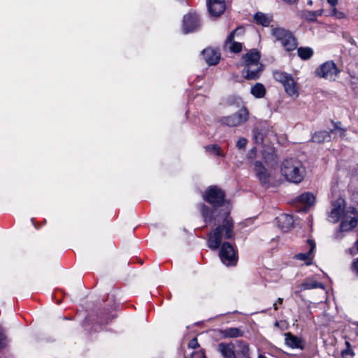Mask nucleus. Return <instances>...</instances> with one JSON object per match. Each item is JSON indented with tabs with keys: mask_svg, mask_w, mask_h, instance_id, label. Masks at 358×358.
<instances>
[{
	"mask_svg": "<svg viewBox=\"0 0 358 358\" xmlns=\"http://www.w3.org/2000/svg\"><path fill=\"white\" fill-rule=\"evenodd\" d=\"M225 193L217 186H210L203 195L206 201L213 206L210 208L206 204L201 205V213L205 221L220 222L212 233L208 235V246L217 250L221 245L222 240L230 239L235 236L232 218L229 216L230 209L225 199Z\"/></svg>",
	"mask_w": 358,
	"mask_h": 358,
	"instance_id": "1",
	"label": "nucleus"
},
{
	"mask_svg": "<svg viewBox=\"0 0 358 358\" xmlns=\"http://www.w3.org/2000/svg\"><path fill=\"white\" fill-rule=\"evenodd\" d=\"M281 172L287 181L301 182L306 176V169L302 162L295 158L285 159L281 165Z\"/></svg>",
	"mask_w": 358,
	"mask_h": 358,
	"instance_id": "2",
	"label": "nucleus"
},
{
	"mask_svg": "<svg viewBox=\"0 0 358 358\" xmlns=\"http://www.w3.org/2000/svg\"><path fill=\"white\" fill-rule=\"evenodd\" d=\"M259 59V52L255 49L251 50L243 56L241 65L244 66L243 71L245 72V78L246 79L256 80L259 78L263 70Z\"/></svg>",
	"mask_w": 358,
	"mask_h": 358,
	"instance_id": "3",
	"label": "nucleus"
},
{
	"mask_svg": "<svg viewBox=\"0 0 358 358\" xmlns=\"http://www.w3.org/2000/svg\"><path fill=\"white\" fill-rule=\"evenodd\" d=\"M273 76L277 82L282 84L288 96L294 98L298 97L299 87L296 81L291 74L276 70L273 71Z\"/></svg>",
	"mask_w": 358,
	"mask_h": 358,
	"instance_id": "4",
	"label": "nucleus"
},
{
	"mask_svg": "<svg viewBox=\"0 0 358 358\" xmlns=\"http://www.w3.org/2000/svg\"><path fill=\"white\" fill-rule=\"evenodd\" d=\"M249 111L245 107H242L237 113L222 117L220 122L228 127H238L248 121Z\"/></svg>",
	"mask_w": 358,
	"mask_h": 358,
	"instance_id": "5",
	"label": "nucleus"
},
{
	"mask_svg": "<svg viewBox=\"0 0 358 358\" xmlns=\"http://www.w3.org/2000/svg\"><path fill=\"white\" fill-rule=\"evenodd\" d=\"M340 73V70L333 61H327L321 64L315 71L317 76L334 81Z\"/></svg>",
	"mask_w": 358,
	"mask_h": 358,
	"instance_id": "6",
	"label": "nucleus"
},
{
	"mask_svg": "<svg viewBox=\"0 0 358 358\" xmlns=\"http://www.w3.org/2000/svg\"><path fill=\"white\" fill-rule=\"evenodd\" d=\"M220 257L222 262L228 266L236 265L238 261L235 249L229 242H224L221 245Z\"/></svg>",
	"mask_w": 358,
	"mask_h": 358,
	"instance_id": "7",
	"label": "nucleus"
},
{
	"mask_svg": "<svg viewBox=\"0 0 358 358\" xmlns=\"http://www.w3.org/2000/svg\"><path fill=\"white\" fill-rule=\"evenodd\" d=\"M254 171L259 182L262 185H269L271 182V174L268 170L259 161L254 164Z\"/></svg>",
	"mask_w": 358,
	"mask_h": 358,
	"instance_id": "8",
	"label": "nucleus"
},
{
	"mask_svg": "<svg viewBox=\"0 0 358 358\" xmlns=\"http://www.w3.org/2000/svg\"><path fill=\"white\" fill-rule=\"evenodd\" d=\"M200 26L199 16L195 13H189L183 17L182 30L183 33H188L196 31Z\"/></svg>",
	"mask_w": 358,
	"mask_h": 358,
	"instance_id": "9",
	"label": "nucleus"
},
{
	"mask_svg": "<svg viewBox=\"0 0 358 358\" xmlns=\"http://www.w3.org/2000/svg\"><path fill=\"white\" fill-rule=\"evenodd\" d=\"M208 8L213 16H220L225 10L224 0H207Z\"/></svg>",
	"mask_w": 358,
	"mask_h": 358,
	"instance_id": "10",
	"label": "nucleus"
},
{
	"mask_svg": "<svg viewBox=\"0 0 358 358\" xmlns=\"http://www.w3.org/2000/svg\"><path fill=\"white\" fill-rule=\"evenodd\" d=\"M286 51H293L297 48V41L291 31H287V34L279 41Z\"/></svg>",
	"mask_w": 358,
	"mask_h": 358,
	"instance_id": "11",
	"label": "nucleus"
},
{
	"mask_svg": "<svg viewBox=\"0 0 358 358\" xmlns=\"http://www.w3.org/2000/svg\"><path fill=\"white\" fill-rule=\"evenodd\" d=\"M286 51H293L297 48V41L291 31H287V34L279 41Z\"/></svg>",
	"mask_w": 358,
	"mask_h": 358,
	"instance_id": "12",
	"label": "nucleus"
},
{
	"mask_svg": "<svg viewBox=\"0 0 358 358\" xmlns=\"http://www.w3.org/2000/svg\"><path fill=\"white\" fill-rule=\"evenodd\" d=\"M202 55L208 65H216L220 59L219 51L212 48L204 49L202 51Z\"/></svg>",
	"mask_w": 358,
	"mask_h": 358,
	"instance_id": "13",
	"label": "nucleus"
},
{
	"mask_svg": "<svg viewBox=\"0 0 358 358\" xmlns=\"http://www.w3.org/2000/svg\"><path fill=\"white\" fill-rule=\"evenodd\" d=\"M217 350L221 354L222 358H236L234 345L232 343H220L217 345Z\"/></svg>",
	"mask_w": 358,
	"mask_h": 358,
	"instance_id": "14",
	"label": "nucleus"
},
{
	"mask_svg": "<svg viewBox=\"0 0 358 358\" xmlns=\"http://www.w3.org/2000/svg\"><path fill=\"white\" fill-rule=\"evenodd\" d=\"M296 200L299 203L303 205V207L299 210V211L306 212L308 210L309 208L314 204L315 198L312 193L306 192L298 196Z\"/></svg>",
	"mask_w": 358,
	"mask_h": 358,
	"instance_id": "15",
	"label": "nucleus"
},
{
	"mask_svg": "<svg viewBox=\"0 0 358 358\" xmlns=\"http://www.w3.org/2000/svg\"><path fill=\"white\" fill-rule=\"evenodd\" d=\"M307 243L310 246L309 250L307 252H301L296 255L295 258L301 261H308L306 264L310 265L313 257V252L316 245L315 241L311 239H308Z\"/></svg>",
	"mask_w": 358,
	"mask_h": 358,
	"instance_id": "16",
	"label": "nucleus"
},
{
	"mask_svg": "<svg viewBox=\"0 0 358 358\" xmlns=\"http://www.w3.org/2000/svg\"><path fill=\"white\" fill-rule=\"evenodd\" d=\"M278 226L282 231L289 230L294 224L293 217L288 214H281L276 218Z\"/></svg>",
	"mask_w": 358,
	"mask_h": 358,
	"instance_id": "17",
	"label": "nucleus"
},
{
	"mask_svg": "<svg viewBox=\"0 0 358 358\" xmlns=\"http://www.w3.org/2000/svg\"><path fill=\"white\" fill-rule=\"evenodd\" d=\"M285 344L287 346L292 348L303 349V340L301 338L293 335L290 332L285 334Z\"/></svg>",
	"mask_w": 358,
	"mask_h": 358,
	"instance_id": "18",
	"label": "nucleus"
},
{
	"mask_svg": "<svg viewBox=\"0 0 358 358\" xmlns=\"http://www.w3.org/2000/svg\"><path fill=\"white\" fill-rule=\"evenodd\" d=\"M354 216L350 218V220L347 219L343 220L340 224V230L341 231H348L352 229H354L358 222V214L357 212L354 209L353 210Z\"/></svg>",
	"mask_w": 358,
	"mask_h": 358,
	"instance_id": "19",
	"label": "nucleus"
},
{
	"mask_svg": "<svg viewBox=\"0 0 358 358\" xmlns=\"http://www.w3.org/2000/svg\"><path fill=\"white\" fill-rule=\"evenodd\" d=\"M253 18L256 24L263 27H268L273 20V16L271 14L257 12L254 15Z\"/></svg>",
	"mask_w": 358,
	"mask_h": 358,
	"instance_id": "20",
	"label": "nucleus"
},
{
	"mask_svg": "<svg viewBox=\"0 0 358 358\" xmlns=\"http://www.w3.org/2000/svg\"><path fill=\"white\" fill-rule=\"evenodd\" d=\"M221 336L224 338H238L242 337L244 331L240 327H230L220 331Z\"/></svg>",
	"mask_w": 358,
	"mask_h": 358,
	"instance_id": "21",
	"label": "nucleus"
},
{
	"mask_svg": "<svg viewBox=\"0 0 358 358\" xmlns=\"http://www.w3.org/2000/svg\"><path fill=\"white\" fill-rule=\"evenodd\" d=\"M300 288L301 289L295 292V294H298L301 290L324 288V286L321 282H318L313 279L307 278L301 284Z\"/></svg>",
	"mask_w": 358,
	"mask_h": 358,
	"instance_id": "22",
	"label": "nucleus"
},
{
	"mask_svg": "<svg viewBox=\"0 0 358 358\" xmlns=\"http://www.w3.org/2000/svg\"><path fill=\"white\" fill-rule=\"evenodd\" d=\"M331 139V132L327 131H319L315 132L312 136V141L315 143H321L324 141H329Z\"/></svg>",
	"mask_w": 358,
	"mask_h": 358,
	"instance_id": "23",
	"label": "nucleus"
},
{
	"mask_svg": "<svg viewBox=\"0 0 358 358\" xmlns=\"http://www.w3.org/2000/svg\"><path fill=\"white\" fill-rule=\"evenodd\" d=\"M237 347L236 354L240 358H250L249 346L245 342L243 341H238Z\"/></svg>",
	"mask_w": 358,
	"mask_h": 358,
	"instance_id": "24",
	"label": "nucleus"
},
{
	"mask_svg": "<svg viewBox=\"0 0 358 358\" xmlns=\"http://www.w3.org/2000/svg\"><path fill=\"white\" fill-rule=\"evenodd\" d=\"M251 94L257 99L263 98L266 94V88L262 83H256L251 87Z\"/></svg>",
	"mask_w": 358,
	"mask_h": 358,
	"instance_id": "25",
	"label": "nucleus"
},
{
	"mask_svg": "<svg viewBox=\"0 0 358 358\" xmlns=\"http://www.w3.org/2000/svg\"><path fill=\"white\" fill-rule=\"evenodd\" d=\"M299 57L303 60L309 59L313 55V50L309 47H300L297 49Z\"/></svg>",
	"mask_w": 358,
	"mask_h": 358,
	"instance_id": "26",
	"label": "nucleus"
},
{
	"mask_svg": "<svg viewBox=\"0 0 358 358\" xmlns=\"http://www.w3.org/2000/svg\"><path fill=\"white\" fill-rule=\"evenodd\" d=\"M343 211V209L340 205H334V208L331 209L329 213V217L331 219H332L333 222L336 223L339 220Z\"/></svg>",
	"mask_w": 358,
	"mask_h": 358,
	"instance_id": "27",
	"label": "nucleus"
},
{
	"mask_svg": "<svg viewBox=\"0 0 358 358\" xmlns=\"http://www.w3.org/2000/svg\"><path fill=\"white\" fill-rule=\"evenodd\" d=\"M271 27V35L273 37H275V39L278 41L284 36V34H287V30L282 27H274L273 25Z\"/></svg>",
	"mask_w": 358,
	"mask_h": 358,
	"instance_id": "28",
	"label": "nucleus"
},
{
	"mask_svg": "<svg viewBox=\"0 0 358 358\" xmlns=\"http://www.w3.org/2000/svg\"><path fill=\"white\" fill-rule=\"evenodd\" d=\"M225 43L226 45H229V48L232 52L238 53L242 50V44L236 42L234 39L231 42H228L227 39Z\"/></svg>",
	"mask_w": 358,
	"mask_h": 358,
	"instance_id": "29",
	"label": "nucleus"
},
{
	"mask_svg": "<svg viewBox=\"0 0 358 358\" xmlns=\"http://www.w3.org/2000/svg\"><path fill=\"white\" fill-rule=\"evenodd\" d=\"M245 33L244 27L243 26L238 27L234 29L227 37V41L231 42L234 39L235 36H243Z\"/></svg>",
	"mask_w": 358,
	"mask_h": 358,
	"instance_id": "30",
	"label": "nucleus"
},
{
	"mask_svg": "<svg viewBox=\"0 0 358 358\" xmlns=\"http://www.w3.org/2000/svg\"><path fill=\"white\" fill-rule=\"evenodd\" d=\"M301 17L305 20L310 22L316 21L313 10H303L301 13Z\"/></svg>",
	"mask_w": 358,
	"mask_h": 358,
	"instance_id": "31",
	"label": "nucleus"
},
{
	"mask_svg": "<svg viewBox=\"0 0 358 358\" xmlns=\"http://www.w3.org/2000/svg\"><path fill=\"white\" fill-rule=\"evenodd\" d=\"M347 345V348L342 351L341 355L343 358H352L354 355V352L350 348V344L348 341L345 342Z\"/></svg>",
	"mask_w": 358,
	"mask_h": 358,
	"instance_id": "32",
	"label": "nucleus"
},
{
	"mask_svg": "<svg viewBox=\"0 0 358 358\" xmlns=\"http://www.w3.org/2000/svg\"><path fill=\"white\" fill-rule=\"evenodd\" d=\"M206 151L214 153L217 156H221L220 148L217 145H210L206 147Z\"/></svg>",
	"mask_w": 358,
	"mask_h": 358,
	"instance_id": "33",
	"label": "nucleus"
},
{
	"mask_svg": "<svg viewBox=\"0 0 358 358\" xmlns=\"http://www.w3.org/2000/svg\"><path fill=\"white\" fill-rule=\"evenodd\" d=\"M332 123L334 124V129H331L330 131V132L333 133L334 131H337L339 132L340 136H343L345 134V129L341 128V122H334V121H332Z\"/></svg>",
	"mask_w": 358,
	"mask_h": 358,
	"instance_id": "34",
	"label": "nucleus"
},
{
	"mask_svg": "<svg viewBox=\"0 0 358 358\" xmlns=\"http://www.w3.org/2000/svg\"><path fill=\"white\" fill-rule=\"evenodd\" d=\"M332 10L331 12V15L334 17H335L337 19H343L345 17L344 13L339 11L336 9V6H331Z\"/></svg>",
	"mask_w": 358,
	"mask_h": 358,
	"instance_id": "35",
	"label": "nucleus"
},
{
	"mask_svg": "<svg viewBox=\"0 0 358 358\" xmlns=\"http://www.w3.org/2000/svg\"><path fill=\"white\" fill-rule=\"evenodd\" d=\"M6 336H5L3 330L0 328V349L6 346Z\"/></svg>",
	"mask_w": 358,
	"mask_h": 358,
	"instance_id": "36",
	"label": "nucleus"
},
{
	"mask_svg": "<svg viewBox=\"0 0 358 358\" xmlns=\"http://www.w3.org/2000/svg\"><path fill=\"white\" fill-rule=\"evenodd\" d=\"M248 143V140L245 138H240L236 142V147L238 149H244Z\"/></svg>",
	"mask_w": 358,
	"mask_h": 358,
	"instance_id": "37",
	"label": "nucleus"
},
{
	"mask_svg": "<svg viewBox=\"0 0 358 358\" xmlns=\"http://www.w3.org/2000/svg\"><path fill=\"white\" fill-rule=\"evenodd\" d=\"M188 347L189 348H192V349H195L196 348L199 347V343H198V341H197V338H192L189 344H188Z\"/></svg>",
	"mask_w": 358,
	"mask_h": 358,
	"instance_id": "38",
	"label": "nucleus"
},
{
	"mask_svg": "<svg viewBox=\"0 0 358 358\" xmlns=\"http://www.w3.org/2000/svg\"><path fill=\"white\" fill-rule=\"evenodd\" d=\"M257 153V149L255 147L250 149L248 153V157L250 159L254 158Z\"/></svg>",
	"mask_w": 358,
	"mask_h": 358,
	"instance_id": "39",
	"label": "nucleus"
},
{
	"mask_svg": "<svg viewBox=\"0 0 358 358\" xmlns=\"http://www.w3.org/2000/svg\"><path fill=\"white\" fill-rule=\"evenodd\" d=\"M255 138L257 143H262L263 138L260 134H256Z\"/></svg>",
	"mask_w": 358,
	"mask_h": 358,
	"instance_id": "40",
	"label": "nucleus"
},
{
	"mask_svg": "<svg viewBox=\"0 0 358 358\" xmlns=\"http://www.w3.org/2000/svg\"><path fill=\"white\" fill-rule=\"evenodd\" d=\"M352 268L356 272V273L358 275V259L354 261L352 264Z\"/></svg>",
	"mask_w": 358,
	"mask_h": 358,
	"instance_id": "41",
	"label": "nucleus"
},
{
	"mask_svg": "<svg viewBox=\"0 0 358 358\" xmlns=\"http://www.w3.org/2000/svg\"><path fill=\"white\" fill-rule=\"evenodd\" d=\"M313 13H315V18L317 20V17L321 16L323 13V10H313Z\"/></svg>",
	"mask_w": 358,
	"mask_h": 358,
	"instance_id": "42",
	"label": "nucleus"
},
{
	"mask_svg": "<svg viewBox=\"0 0 358 358\" xmlns=\"http://www.w3.org/2000/svg\"><path fill=\"white\" fill-rule=\"evenodd\" d=\"M327 3L331 6H336V5L338 4V0H327Z\"/></svg>",
	"mask_w": 358,
	"mask_h": 358,
	"instance_id": "43",
	"label": "nucleus"
},
{
	"mask_svg": "<svg viewBox=\"0 0 358 358\" xmlns=\"http://www.w3.org/2000/svg\"><path fill=\"white\" fill-rule=\"evenodd\" d=\"M114 317V315H111L110 317H107L105 319V322L108 323Z\"/></svg>",
	"mask_w": 358,
	"mask_h": 358,
	"instance_id": "44",
	"label": "nucleus"
},
{
	"mask_svg": "<svg viewBox=\"0 0 358 358\" xmlns=\"http://www.w3.org/2000/svg\"><path fill=\"white\" fill-rule=\"evenodd\" d=\"M285 3L289 4L294 3L296 0H283Z\"/></svg>",
	"mask_w": 358,
	"mask_h": 358,
	"instance_id": "45",
	"label": "nucleus"
},
{
	"mask_svg": "<svg viewBox=\"0 0 358 358\" xmlns=\"http://www.w3.org/2000/svg\"><path fill=\"white\" fill-rule=\"evenodd\" d=\"M282 301H283V299L282 298H278L276 303H278V304H282Z\"/></svg>",
	"mask_w": 358,
	"mask_h": 358,
	"instance_id": "46",
	"label": "nucleus"
},
{
	"mask_svg": "<svg viewBox=\"0 0 358 358\" xmlns=\"http://www.w3.org/2000/svg\"><path fill=\"white\" fill-rule=\"evenodd\" d=\"M273 308L275 310H277L278 309V303H275L273 304Z\"/></svg>",
	"mask_w": 358,
	"mask_h": 358,
	"instance_id": "47",
	"label": "nucleus"
},
{
	"mask_svg": "<svg viewBox=\"0 0 358 358\" xmlns=\"http://www.w3.org/2000/svg\"><path fill=\"white\" fill-rule=\"evenodd\" d=\"M307 3L309 6H312L313 5V1L312 0H308Z\"/></svg>",
	"mask_w": 358,
	"mask_h": 358,
	"instance_id": "48",
	"label": "nucleus"
},
{
	"mask_svg": "<svg viewBox=\"0 0 358 358\" xmlns=\"http://www.w3.org/2000/svg\"><path fill=\"white\" fill-rule=\"evenodd\" d=\"M259 358H266V357L263 356V355H259Z\"/></svg>",
	"mask_w": 358,
	"mask_h": 358,
	"instance_id": "49",
	"label": "nucleus"
},
{
	"mask_svg": "<svg viewBox=\"0 0 358 358\" xmlns=\"http://www.w3.org/2000/svg\"><path fill=\"white\" fill-rule=\"evenodd\" d=\"M349 250H350V252L352 255L353 248H350Z\"/></svg>",
	"mask_w": 358,
	"mask_h": 358,
	"instance_id": "50",
	"label": "nucleus"
},
{
	"mask_svg": "<svg viewBox=\"0 0 358 358\" xmlns=\"http://www.w3.org/2000/svg\"><path fill=\"white\" fill-rule=\"evenodd\" d=\"M201 357H202V358H205V357H205L204 353H202V354H201Z\"/></svg>",
	"mask_w": 358,
	"mask_h": 358,
	"instance_id": "51",
	"label": "nucleus"
},
{
	"mask_svg": "<svg viewBox=\"0 0 358 358\" xmlns=\"http://www.w3.org/2000/svg\"><path fill=\"white\" fill-rule=\"evenodd\" d=\"M185 358H187V357H185Z\"/></svg>",
	"mask_w": 358,
	"mask_h": 358,
	"instance_id": "52",
	"label": "nucleus"
}]
</instances>
